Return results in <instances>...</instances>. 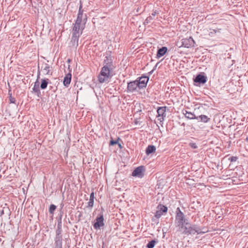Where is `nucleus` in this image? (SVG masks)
Segmentation results:
<instances>
[{"instance_id":"obj_2","label":"nucleus","mask_w":248,"mask_h":248,"mask_svg":"<svg viewBox=\"0 0 248 248\" xmlns=\"http://www.w3.org/2000/svg\"><path fill=\"white\" fill-rule=\"evenodd\" d=\"M181 229L183 230V233L187 235L195 234L196 233L197 234L204 233L206 232V231H202L201 229L196 225H191L188 222L187 224H185L184 227H182Z\"/></svg>"},{"instance_id":"obj_28","label":"nucleus","mask_w":248,"mask_h":248,"mask_svg":"<svg viewBox=\"0 0 248 248\" xmlns=\"http://www.w3.org/2000/svg\"><path fill=\"white\" fill-rule=\"evenodd\" d=\"M120 140V138H118L117 140H114L112 139V138H111V140H110L109 145V146H113L115 144H116L118 143V141Z\"/></svg>"},{"instance_id":"obj_23","label":"nucleus","mask_w":248,"mask_h":248,"mask_svg":"<svg viewBox=\"0 0 248 248\" xmlns=\"http://www.w3.org/2000/svg\"><path fill=\"white\" fill-rule=\"evenodd\" d=\"M157 242L155 239L152 240L151 241L149 242V243L146 245V248H154L155 244Z\"/></svg>"},{"instance_id":"obj_16","label":"nucleus","mask_w":248,"mask_h":248,"mask_svg":"<svg viewBox=\"0 0 248 248\" xmlns=\"http://www.w3.org/2000/svg\"><path fill=\"white\" fill-rule=\"evenodd\" d=\"M167 48L166 46H163L159 48L157 52L156 57L159 58L164 56L167 51Z\"/></svg>"},{"instance_id":"obj_39","label":"nucleus","mask_w":248,"mask_h":248,"mask_svg":"<svg viewBox=\"0 0 248 248\" xmlns=\"http://www.w3.org/2000/svg\"><path fill=\"white\" fill-rule=\"evenodd\" d=\"M156 66H155L154 67V69H153L151 71H150V72H149V75H151V74L153 73V72H154V71L155 70V68Z\"/></svg>"},{"instance_id":"obj_21","label":"nucleus","mask_w":248,"mask_h":248,"mask_svg":"<svg viewBox=\"0 0 248 248\" xmlns=\"http://www.w3.org/2000/svg\"><path fill=\"white\" fill-rule=\"evenodd\" d=\"M196 117L198 118L197 120L200 119L201 121L203 123H207L210 120L208 116L204 115H201L199 116H197Z\"/></svg>"},{"instance_id":"obj_7","label":"nucleus","mask_w":248,"mask_h":248,"mask_svg":"<svg viewBox=\"0 0 248 248\" xmlns=\"http://www.w3.org/2000/svg\"><path fill=\"white\" fill-rule=\"evenodd\" d=\"M145 169L142 166H139L136 168L132 172V176L141 178L144 176Z\"/></svg>"},{"instance_id":"obj_38","label":"nucleus","mask_w":248,"mask_h":248,"mask_svg":"<svg viewBox=\"0 0 248 248\" xmlns=\"http://www.w3.org/2000/svg\"><path fill=\"white\" fill-rule=\"evenodd\" d=\"M94 192H92L90 196V199L94 200Z\"/></svg>"},{"instance_id":"obj_6","label":"nucleus","mask_w":248,"mask_h":248,"mask_svg":"<svg viewBox=\"0 0 248 248\" xmlns=\"http://www.w3.org/2000/svg\"><path fill=\"white\" fill-rule=\"evenodd\" d=\"M136 80L137 81L139 88L141 89L146 87L149 80V78L146 76H141L138 78Z\"/></svg>"},{"instance_id":"obj_17","label":"nucleus","mask_w":248,"mask_h":248,"mask_svg":"<svg viewBox=\"0 0 248 248\" xmlns=\"http://www.w3.org/2000/svg\"><path fill=\"white\" fill-rule=\"evenodd\" d=\"M72 75L70 73L67 74L64 78L63 81V85L68 87L71 82Z\"/></svg>"},{"instance_id":"obj_43","label":"nucleus","mask_w":248,"mask_h":248,"mask_svg":"<svg viewBox=\"0 0 248 248\" xmlns=\"http://www.w3.org/2000/svg\"><path fill=\"white\" fill-rule=\"evenodd\" d=\"M70 61H71V60H70V59H68V60H67V62H70Z\"/></svg>"},{"instance_id":"obj_5","label":"nucleus","mask_w":248,"mask_h":248,"mask_svg":"<svg viewBox=\"0 0 248 248\" xmlns=\"http://www.w3.org/2000/svg\"><path fill=\"white\" fill-rule=\"evenodd\" d=\"M104 218L103 213H100L95 219V222L93 224V228L95 229H100L101 227H103L104 224Z\"/></svg>"},{"instance_id":"obj_1","label":"nucleus","mask_w":248,"mask_h":248,"mask_svg":"<svg viewBox=\"0 0 248 248\" xmlns=\"http://www.w3.org/2000/svg\"><path fill=\"white\" fill-rule=\"evenodd\" d=\"M114 66L113 63H105L102 68L101 72L98 75V78L100 83H103L108 82L109 79L112 77L110 74V71L113 69Z\"/></svg>"},{"instance_id":"obj_40","label":"nucleus","mask_w":248,"mask_h":248,"mask_svg":"<svg viewBox=\"0 0 248 248\" xmlns=\"http://www.w3.org/2000/svg\"><path fill=\"white\" fill-rule=\"evenodd\" d=\"M117 144H118V146H119V148H120V149L123 148V146H122V145H121V143H119V142H118Z\"/></svg>"},{"instance_id":"obj_8","label":"nucleus","mask_w":248,"mask_h":248,"mask_svg":"<svg viewBox=\"0 0 248 248\" xmlns=\"http://www.w3.org/2000/svg\"><path fill=\"white\" fill-rule=\"evenodd\" d=\"M168 211V208L161 204H159L157 206V210L155 213V217L156 218H160L164 213H167Z\"/></svg>"},{"instance_id":"obj_12","label":"nucleus","mask_w":248,"mask_h":248,"mask_svg":"<svg viewBox=\"0 0 248 248\" xmlns=\"http://www.w3.org/2000/svg\"><path fill=\"white\" fill-rule=\"evenodd\" d=\"M39 66L38 65V74L37 76V79L34 82V86L32 88V93H35L36 95L39 97L41 95V92L39 89V82L38 80V78H39L40 71H39Z\"/></svg>"},{"instance_id":"obj_3","label":"nucleus","mask_w":248,"mask_h":248,"mask_svg":"<svg viewBox=\"0 0 248 248\" xmlns=\"http://www.w3.org/2000/svg\"><path fill=\"white\" fill-rule=\"evenodd\" d=\"M176 221L178 225L181 228L184 227L185 224H187L188 220L185 218L184 214L179 207L176 209Z\"/></svg>"},{"instance_id":"obj_37","label":"nucleus","mask_w":248,"mask_h":248,"mask_svg":"<svg viewBox=\"0 0 248 248\" xmlns=\"http://www.w3.org/2000/svg\"><path fill=\"white\" fill-rule=\"evenodd\" d=\"M62 235H56L55 241H62Z\"/></svg>"},{"instance_id":"obj_15","label":"nucleus","mask_w":248,"mask_h":248,"mask_svg":"<svg viewBox=\"0 0 248 248\" xmlns=\"http://www.w3.org/2000/svg\"><path fill=\"white\" fill-rule=\"evenodd\" d=\"M87 20V16L86 14L82 15H78L76 21L81 24H86Z\"/></svg>"},{"instance_id":"obj_26","label":"nucleus","mask_w":248,"mask_h":248,"mask_svg":"<svg viewBox=\"0 0 248 248\" xmlns=\"http://www.w3.org/2000/svg\"><path fill=\"white\" fill-rule=\"evenodd\" d=\"M56 209V206L54 204H51L49 208V212L51 214H53L54 211Z\"/></svg>"},{"instance_id":"obj_18","label":"nucleus","mask_w":248,"mask_h":248,"mask_svg":"<svg viewBox=\"0 0 248 248\" xmlns=\"http://www.w3.org/2000/svg\"><path fill=\"white\" fill-rule=\"evenodd\" d=\"M80 35L77 34L76 33H73L72 37L71 38V42L73 44V45H76L77 46L78 45V38Z\"/></svg>"},{"instance_id":"obj_4","label":"nucleus","mask_w":248,"mask_h":248,"mask_svg":"<svg viewBox=\"0 0 248 248\" xmlns=\"http://www.w3.org/2000/svg\"><path fill=\"white\" fill-rule=\"evenodd\" d=\"M195 41L191 37L188 38H183L181 40V45L177 46L179 47H185L186 48H190L194 46Z\"/></svg>"},{"instance_id":"obj_19","label":"nucleus","mask_w":248,"mask_h":248,"mask_svg":"<svg viewBox=\"0 0 248 248\" xmlns=\"http://www.w3.org/2000/svg\"><path fill=\"white\" fill-rule=\"evenodd\" d=\"M185 117L188 119H198L194 113H192L191 112H189L187 110H185V112H183Z\"/></svg>"},{"instance_id":"obj_31","label":"nucleus","mask_w":248,"mask_h":248,"mask_svg":"<svg viewBox=\"0 0 248 248\" xmlns=\"http://www.w3.org/2000/svg\"><path fill=\"white\" fill-rule=\"evenodd\" d=\"M153 19V18L152 16H148L146 19H145L144 24L145 25H147L149 23H150L152 20Z\"/></svg>"},{"instance_id":"obj_29","label":"nucleus","mask_w":248,"mask_h":248,"mask_svg":"<svg viewBox=\"0 0 248 248\" xmlns=\"http://www.w3.org/2000/svg\"><path fill=\"white\" fill-rule=\"evenodd\" d=\"M55 248H62V241H55Z\"/></svg>"},{"instance_id":"obj_24","label":"nucleus","mask_w":248,"mask_h":248,"mask_svg":"<svg viewBox=\"0 0 248 248\" xmlns=\"http://www.w3.org/2000/svg\"><path fill=\"white\" fill-rule=\"evenodd\" d=\"M113 63V60L112 59L111 57H110V56H106L105 57V59L104 61V63Z\"/></svg>"},{"instance_id":"obj_25","label":"nucleus","mask_w":248,"mask_h":248,"mask_svg":"<svg viewBox=\"0 0 248 248\" xmlns=\"http://www.w3.org/2000/svg\"><path fill=\"white\" fill-rule=\"evenodd\" d=\"M62 230L61 228V225L60 224H58L57 229L56 231V235H62Z\"/></svg>"},{"instance_id":"obj_27","label":"nucleus","mask_w":248,"mask_h":248,"mask_svg":"<svg viewBox=\"0 0 248 248\" xmlns=\"http://www.w3.org/2000/svg\"><path fill=\"white\" fill-rule=\"evenodd\" d=\"M210 30L211 31L209 33V35L210 36H213L217 32H219L220 30V29L212 30L211 29H210Z\"/></svg>"},{"instance_id":"obj_30","label":"nucleus","mask_w":248,"mask_h":248,"mask_svg":"<svg viewBox=\"0 0 248 248\" xmlns=\"http://www.w3.org/2000/svg\"><path fill=\"white\" fill-rule=\"evenodd\" d=\"M84 11V10L82 9V2H81V1H80V5L79 7V10H78V15H80L84 14V13H83Z\"/></svg>"},{"instance_id":"obj_9","label":"nucleus","mask_w":248,"mask_h":248,"mask_svg":"<svg viewBox=\"0 0 248 248\" xmlns=\"http://www.w3.org/2000/svg\"><path fill=\"white\" fill-rule=\"evenodd\" d=\"M85 24H81L78 23L76 21L74 26L73 28V33H76L78 34L81 35L82 31L85 28Z\"/></svg>"},{"instance_id":"obj_14","label":"nucleus","mask_w":248,"mask_h":248,"mask_svg":"<svg viewBox=\"0 0 248 248\" xmlns=\"http://www.w3.org/2000/svg\"><path fill=\"white\" fill-rule=\"evenodd\" d=\"M41 70L45 75H52V72H50V67L48 64L44 63L41 66Z\"/></svg>"},{"instance_id":"obj_13","label":"nucleus","mask_w":248,"mask_h":248,"mask_svg":"<svg viewBox=\"0 0 248 248\" xmlns=\"http://www.w3.org/2000/svg\"><path fill=\"white\" fill-rule=\"evenodd\" d=\"M139 88L137 81L134 80L128 83L127 87V92L128 93H133L135 91L137 88Z\"/></svg>"},{"instance_id":"obj_32","label":"nucleus","mask_w":248,"mask_h":248,"mask_svg":"<svg viewBox=\"0 0 248 248\" xmlns=\"http://www.w3.org/2000/svg\"><path fill=\"white\" fill-rule=\"evenodd\" d=\"M135 10L136 12H135V13L137 14V15L141 14L143 11V10H142L141 6H138V7L135 9Z\"/></svg>"},{"instance_id":"obj_41","label":"nucleus","mask_w":248,"mask_h":248,"mask_svg":"<svg viewBox=\"0 0 248 248\" xmlns=\"http://www.w3.org/2000/svg\"><path fill=\"white\" fill-rule=\"evenodd\" d=\"M156 15V12H154L152 14V16H155Z\"/></svg>"},{"instance_id":"obj_34","label":"nucleus","mask_w":248,"mask_h":248,"mask_svg":"<svg viewBox=\"0 0 248 248\" xmlns=\"http://www.w3.org/2000/svg\"><path fill=\"white\" fill-rule=\"evenodd\" d=\"M9 94L10 95L9 101H10V103L15 104L16 103V99L14 97H12L11 93V94L9 93Z\"/></svg>"},{"instance_id":"obj_20","label":"nucleus","mask_w":248,"mask_h":248,"mask_svg":"<svg viewBox=\"0 0 248 248\" xmlns=\"http://www.w3.org/2000/svg\"><path fill=\"white\" fill-rule=\"evenodd\" d=\"M156 150V148L154 145H150L148 146L146 149V154L147 155H149L152 153L155 152Z\"/></svg>"},{"instance_id":"obj_22","label":"nucleus","mask_w":248,"mask_h":248,"mask_svg":"<svg viewBox=\"0 0 248 248\" xmlns=\"http://www.w3.org/2000/svg\"><path fill=\"white\" fill-rule=\"evenodd\" d=\"M48 81L49 79L48 78L41 79V83L40 85V88L41 89H45L47 87Z\"/></svg>"},{"instance_id":"obj_36","label":"nucleus","mask_w":248,"mask_h":248,"mask_svg":"<svg viewBox=\"0 0 248 248\" xmlns=\"http://www.w3.org/2000/svg\"><path fill=\"white\" fill-rule=\"evenodd\" d=\"M238 158L236 156H231L229 158V160L231 162H235L237 160Z\"/></svg>"},{"instance_id":"obj_33","label":"nucleus","mask_w":248,"mask_h":248,"mask_svg":"<svg viewBox=\"0 0 248 248\" xmlns=\"http://www.w3.org/2000/svg\"><path fill=\"white\" fill-rule=\"evenodd\" d=\"M94 200L90 199L88 202V207L92 208L93 206Z\"/></svg>"},{"instance_id":"obj_10","label":"nucleus","mask_w":248,"mask_h":248,"mask_svg":"<svg viewBox=\"0 0 248 248\" xmlns=\"http://www.w3.org/2000/svg\"><path fill=\"white\" fill-rule=\"evenodd\" d=\"M166 107H159L157 108V115L156 117L158 118V120L160 122H163L164 120V118L166 116Z\"/></svg>"},{"instance_id":"obj_35","label":"nucleus","mask_w":248,"mask_h":248,"mask_svg":"<svg viewBox=\"0 0 248 248\" xmlns=\"http://www.w3.org/2000/svg\"><path fill=\"white\" fill-rule=\"evenodd\" d=\"M189 145L193 149H197L198 148V146L195 143L190 142L189 143Z\"/></svg>"},{"instance_id":"obj_11","label":"nucleus","mask_w":248,"mask_h":248,"mask_svg":"<svg viewBox=\"0 0 248 248\" xmlns=\"http://www.w3.org/2000/svg\"><path fill=\"white\" fill-rule=\"evenodd\" d=\"M193 81L199 84H203L207 81V77L201 74H198L193 79Z\"/></svg>"},{"instance_id":"obj_42","label":"nucleus","mask_w":248,"mask_h":248,"mask_svg":"<svg viewBox=\"0 0 248 248\" xmlns=\"http://www.w3.org/2000/svg\"><path fill=\"white\" fill-rule=\"evenodd\" d=\"M141 111V110H136V112H140Z\"/></svg>"}]
</instances>
